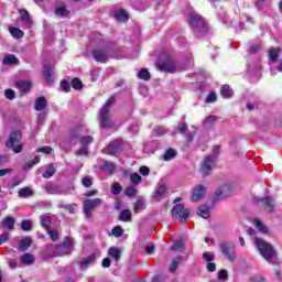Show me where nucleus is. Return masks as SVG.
Listing matches in <instances>:
<instances>
[{"label":"nucleus","instance_id":"obj_6","mask_svg":"<svg viewBox=\"0 0 282 282\" xmlns=\"http://www.w3.org/2000/svg\"><path fill=\"white\" fill-rule=\"evenodd\" d=\"M189 25H192L194 30H197L199 32H208V26L206 25V21H204V18H202V15H191Z\"/></svg>","mask_w":282,"mask_h":282},{"label":"nucleus","instance_id":"obj_38","mask_svg":"<svg viewBox=\"0 0 282 282\" xmlns=\"http://www.w3.org/2000/svg\"><path fill=\"white\" fill-rule=\"evenodd\" d=\"M130 182L131 184H134V186H138L139 184L142 183V176H140V174L134 172L130 174Z\"/></svg>","mask_w":282,"mask_h":282},{"label":"nucleus","instance_id":"obj_63","mask_svg":"<svg viewBox=\"0 0 282 282\" xmlns=\"http://www.w3.org/2000/svg\"><path fill=\"white\" fill-rule=\"evenodd\" d=\"M206 268L208 272H215L217 270V264H215V262H207Z\"/></svg>","mask_w":282,"mask_h":282},{"label":"nucleus","instance_id":"obj_50","mask_svg":"<svg viewBox=\"0 0 282 282\" xmlns=\"http://www.w3.org/2000/svg\"><path fill=\"white\" fill-rule=\"evenodd\" d=\"M254 226L256 228H259L260 232H263L264 235L268 232V227L263 226V223H261V220L256 219Z\"/></svg>","mask_w":282,"mask_h":282},{"label":"nucleus","instance_id":"obj_40","mask_svg":"<svg viewBox=\"0 0 282 282\" xmlns=\"http://www.w3.org/2000/svg\"><path fill=\"white\" fill-rule=\"evenodd\" d=\"M53 74H54V70H52V68H50V67L44 68L43 76H44V79L46 83L53 82V79H52Z\"/></svg>","mask_w":282,"mask_h":282},{"label":"nucleus","instance_id":"obj_17","mask_svg":"<svg viewBox=\"0 0 282 282\" xmlns=\"http://www.w3.org/2000/svg\"><path fill=\"white\" fill-rule=\"evenodd\" d=\"M46 106H47V100L45 99V97H39L35 100L34 109L35 111H43V109H45Z\"/></svg>","mask_w":282,"mask_h":282},{"label":"nucleus","instance_id":"obj_27","mask_svg":"<svg viewBox=\"0 0 282 282\" xmlns=\"http://www.w3.org/2000/svg\"><path fill=\"white\" fill-rule=\"evenodd\" d=\"M19 59L13 54H9L3 58V65H17Z\"/></svg>","mask_w":282,"mask_h":282},{"label":"nucleus","instance_id":"obj_9","mask_svg":"<svg viewBox=\"0 0 282 282\" xmlns=\"http://www.w3.org/2000/svg\"><path fill=\"white\" fill-rule=\"evenodd\" d=\"M254 202H258V204H262L267 213H272V210H274V206H275L274 198L270 196L264 198L254 197Z\"/></svg>","mask_w":282,"mask_h":282},{"label":"nucleus","instance_id":"obj_64","mask_svg":"<svg viewBox=\"0 0 282 282\" xmlns=\"http://www.w3.org/2000/svg\"><path fill=\"white\" fill-rule=\"evenodd\" d=\"M215 100H217V95L215 93H210L206 98V102H215Z\"/></svg>","mask_w":282,"mask_h":282},{"label":"nucleus","instance_id":"obj_45","mask_svg":"<svg viewBox=\"0 0 282 282\" xmlns=\"http://www.w3.org/2000/svg\"><path fill=\"white\" fill-rule=\"evenodd\" d=\"M82 184L85 188H91V186H94V178L91 176H86L82 180Z\"/></svg>","mask_w":282,"mask_h":282},{"label":"nucleus","instance_id":"obj_2","mask_svg":"<svg viewBox=\"0 0 282 282\" xmlns=\"http://www.w3.org/2000/svg\"><path fill=\"white\" fill-rule=\"evenodd\" d=\"M254 243L261 257H263L265 261H269V263H272V260L276 258V251L274 250V247L261 238H256Z\"/></svg>","mask_w":282,"mask_h":282},{"label":"nucleus","instance_id":"obj_59","mask_svg":"<svg viewBox=\"0 0 282 282\" xmlns=\"http://www.w3.org/2000/svg\"><path fill=\"white\" fill-rule=\"evenodd\" d=\"M4 96H6V98H8V100H14V98H15L14 90L7 89L4 91Z\"/></svg>","mask_w":282,"mask_h":282},{"label":"nucleus","instance_id":"obj_28","mask_svg":"<svg viewBox=\"0 0 282 282\" xmlns=\"http://www.w3.org/2000/svg\"><path fill=\"white\" fill-rule=\"evenodd\" d=\"M234 91L230 89L229 85H224L220 89V95L223 98H232Z\"/></svg>","mask_w":282,"mask_h":282},{"label":"nucleus","instance_id":"obj_36","mask_svg":"<svg viewBox=\"0 0 282 282\" xmlns=\"http://www.w3.org/2000/svg\"><path fill=\"white\" fill-rule=\"evenodd\" d=\"M54 173H56V169L54 167V165H48L46 167V171L42 175L44 180H50V177H52Z\"/></svg>","mask_w":282,"mask_h":282},{"label":"nucleus","instance_id":"obj_62","mask_svg":"<svg viewBox=\"0 0 282 282\" xmlns=\"http://www.w3.org/2000/svg\"><path fill=\"white\" fill-rule=\"evenodd\" d=\"M218 279L220 281H226V279H228V271L227 270H221L218 274Z\"/></svg>","mask_w":282,"mask_h":282},{"label":"nucleus","instance_id":"obj_60","mask_svg":"<svg viewBox=\"0 0 282 282\" xmlns=\"http://www.w3.org/2000/svg\"><path fill=\"white\" fill-rule=\"evenodd\" d=\"M10 240V234L4 232L0 235V246H3V243H6V241Z\"/></svg>","mask_w":282,"mask_h":282},{"label":"nucleus","instance_id":"obj_7","mask_svg":"<svg viewBox=\"0 0 282 282\" xmlns=\"http://www.w3.org/2000/svg\"><path fill=\"white\" fill-rule=\"evenodd\" d=\"M156 68L160 69V72H169L170 74H173V72H180L177 64L171 57L163 63H158Z\"/></svg>","mask_w":282,"mask_h":282},{"label":"nucleus","instance_id":"obj_46","mask_svg":"<svg viewBox=\"0 0 282 282\" xmlns=\"http://www.w3.org/2000/svg\"><path fill=\"white\" fill-rule=\"evenodd\" d=\"M72 87H73V89L80 90V89H83V82H80V79L78 77H75L72 80Z\"/></svg>","mask_w":282,"mask_h":282},{"label":"nucleus","instance_id":"obj_58","mask_svg":"<svg viewBox=\"0 0 282 282\" xmlns=\"http://www.w3.org/2000/svg\"><path fill=\"white\" fill-rule=\"evenodd\" d=\"M139 173H141L144 177H147L150 175L151 169H149V166L143 165L139 169Z\"/></svg>","mask_w":282,"mask_h":282},{"label":"nucleus","instance_id":"obj_56","mask_svg":"<svg viewBox=\"0 0 282 282\" xmlns=\"http://www.w3.org/2000/svg\"><path fill=\"white\" fill-rule=\"evenodd\" d=\"M61 88H62V91H65L67 94L72 89V86L68 84L67 80H62Z\"/></svg>","mask_w":282,"mask_h":282},{"label":"nucleus","instance_id":"obj_10","mask_svg":"<svg viewBox=\"0 0 282 282\" xmlns=\"http://www.w3.org/2000/svg\"><path fill=\"white\" fill-rule=\"evenodd\" d=\"M121 149H122V140L117 139V140L112 141V142H110L108 144V147L105 148L104 151L108 155H113V154L118 153L119 151H121Z\"/></svg>","mask_w":282,"mask_h":282},{"label":"nucleus","instance_id":"obj_43","mask_svg":"<svg viewBox=\"0 0 282 282\" xmlns=\"http://www.w3.org/2000/svg\"><path fill=\"white\" fill-rule=\"evenodd\" d=\"M182 262V257H176L173 259L171 265H170V272H175L177 270V267Z\"/></svg>","mask_w":282,"mask_h":282},{"label":"nucleus","instance_id":"obj_8","mask_svg":"<svg viewBox=\"0 0 282 282\" xmlns=\"http://www.w3.org/2000/svg\"><path fill=\"white\" fill-rule=\"evenodd\" d=\"M98 206H102V199L100 198H95V199H86L84 202V213L86 217H91V210L94 208H98Z\"/></svg>","mask_w":282,"mask_h":282},{"label":"nucleus","instance_id":"obj_21","mask_svg":"<svg viewBox=\"0 0 282 282\" xmlns=\"http://www.w3.org/2000/svg\"><path fill=\"white\" fill-rule=\"evenodd\" d=\"M32 195H34V191L30 187H22L18 192V196L21 198L32 197Z\"/></svg>","mask_w":282,"mask_h":282},{"label":"nucleus","instance_id":"obj_26","mask_svg":"<svg viewBox=\"0 0 282 282\" xmlns=\"http://www.w3.org/2000/svg\"><path fill=\"white\" fill-rule=\"evenodd\" d=\"M101 171H106L107 173H113L116 171V164L105 161L104 164L100 165Z\"/></svg>","mask_w":282,"mask_h":282},{"label":"nucleus","instance_id":"obj_39","mask_svg":"<svg viewBox=\"0 0 282 282\" xmlns=\"http://www.w3.org/2000/svg\"><path fill=\"white\" fill-rule=\"evenodd\" d=\"M63 254H72V250L69 248L66 249H58L55 246V252L52 257H63Z\"/></svg>","mask_w":282,"mask_h":282},{"label":"nucleus","instance_id":"obj_22","mask_svg":"<svg viewBox=\"0 0 282 282\" xmlns=\"http://www.w3.org/2000/svg\"><path fill=\"white\" fill-rule=\"evenodd\" d=\"M279 54H281V47L270 48L269 50V58L272 63H276L279 61Z\"/></svg>","mask_w":282,"mask_h":282},{"label":"nucleus","instance_id":"obj_42","mask_svg":"<svg viewBox=\"0 0 282 282\" xmlns=\"http://www.w3.org/2000/svg\"><path fill=\"white\" fill-rule=\"evenodd\" d=\"M52 224V218L50 216H41V225L45 230H50V225Z\"/></svg>","mask_w":282,"mask_h":282},{"label":"nucleus","instance_id":"obj_55","mask_svg":"<svg viewBox=\"0 0 282 282\" xmlns=\"http://www.w3.org/2000/svg\"><path fill=\"white\" fill-rule=\"evenodd\" d=\"M203 259H204V261H207V263H210L212 261H215V254L209 253V252H204Z\"/></svg>","mask_w":282,"mask_h":282},{"label":"nucleus","instance_id":"obj_5","mask_svg":"<svg viewBox=\"0 0 282 282\" xmlns=\"http://www.w3.org/2000/svg\"><path fill=\"white\" fill-rule=\"evenodd\" d=\"M215 160H217V155L212 154L206 156L202 164H200V171L203 175H209V173H213V169L215 167Z\"/></svg>","mask_w":282,"mask_h":282},{"label":"nucleus","instance_id":"obj_23","mask_svg":"<svg viewBox=\"0 0 282 282\" xmlns=\"http://www.w3.org/2000/svg\"><path fill=\"white\" fill-rule=\"evenodd\" d=\"M21 263H24V265H32L34 263V256L31 253H24L20 258Z\"/></svg>","mask_w":282,"mask_h":282},{"label":"nucleus","instance_id":"obj_16","mask_svg":"<svg viewBox=\"0 0 282 282\" xmlns=\"http://www.w3.org/2000/svg\"><path fill=\"white\" fill-rule=\"evenodd\" d=\"M17 88L20 90V94H28L32 89V83L28 80H20L15 83Z\"/></svg>","mask_w":282,"mask_h":282},{"label":"nucleus","instance_id":"obj_57","mask_svg":"<svg viewBox=\"0 0 282 282\" xmlns=\"http://www.w3.org/2000/svg\"><path fill=\"white\" fill-rule=\"evenodd\" d=\"M80 142L84 145L91 144V142H94V137L91 135L82 137Z\"/></svg>","mask_w":282,"mask_h":282},{"label":"nucleus","instance_id":"obj_14","mask_svg":"<svg viewBox=\"0 0 282 282\" xmlns=\"http://www.w3.org/2000/svg\"><path fill=\"white\" fill-rule=\"evenodd\" d=\"M93 56L97 63H107L109 61V53L105 50H94Z\"/></svg>","mask_w":282,"mask_h":282},{"label":"nucleus","instance_id":"obj_44","mask_svg":"<svg viewBox=\"0 0 282 282\" xmlns=\"http://www.w3.org/2000/svg\"><path fill=\"white\" fill-rule=\"evenodd\" d=\"M110 191H111L112 195H120V193H122V185H120V183L116 182L112 184Z\"/></svg>","mask_w":282,"mask_h":282},{"label":"nucleus","instance_id":"obj_32","mask_svg":"<svg viewBox=\"0 0 282 282\" xmlns=\"http://www.w3.org/2000/svg\"><path fill=\"white\" fill-rule=\"evenodd\" d=\"M109 256L112 257L116 261H120V249L116 247H110L109 250Z\"/></svg>","mask_w":282,"mask_h":282},{"label":"nucleus","instance_id":"obj_48","mask_svg":"<svg viewBox=\"0 0 282 282\" xmlns=\"http://www.w3.org/2000/svg\"><path fill=\"white\" fill-rule=\"evenodd\" d=\"M126 195L127 197H135V195H138V189L133 186H128L126 188Z\"/></svg>","mask_w":282,"mask_h":282},{"label":"nucleus","instance_id":"obj_3","mask_svg":"<svg viewBox=\"0 0 282 282\" xmlns=\"http://www.w3.org/2000/svg\"><path fill=\"white\" fill-rule=\"evenodd\" d=\"M219 250L228 261L232 262L237 260V247H235L232 241L220 242Z\"/></svg>","mask_w":282,"mask_h":282},{"label":"nucleus","instance_id":"obj_47","mask_svg":"<svg viewBox=\"0 0 282 282\" xmlns=\"http://www.w3.org/2000/svg\"><path fill=\"white\" fill-rule=\"evenodd\" d=\"M47 235L50 236L52 241H58V239H59V235H58V231L56 229H48Z\"/></svg>","mask_w":282,"mask_h":282},{"label":"nucleus","instance_id":"obj_29","mask_svg":"<svg viewBox=\"0 0 282 282\" xmlns=\"http://www.w3.org/2000/svg\"><path fill=\"white\" fill-rule=\"evenodd\" d=\"M32 246V238L26 237L20 241V250L25 251Z\"/></svg>","mask_w":282,"mask_h":282},{"label":"nucleus","instance_id":"obj_49","mask_svg":"<svg viewBox=\"0 0 282 282\" xmlns=\"http://www.w3.org/2000/svg\"><path fill=\"white\" fill-rule=\"evenodd\" d=\"M171 250H184V240H176L171 247Z\"/></svg>","mask_w":282,"mask_h":282},{"label":"nucleus","instance_id":"obj_19","mask_svg":"<svg viewBox=\"0 0 282 282\" xmlns=\"http://www.w3.org/2000/svg\"><path fill=\"white\" fill-rule=\"evenodd\" d=\"M197 213L199 217H203V219H208V217H210V207L206 205H202L198 208Z\"/></svg>","mask_w":282,"mask_h":282},{"label":"nucleus","instance_id":"obj_52","mask_svg":"<svg viewBox=\"0 0 282 282\" xmlns=\"http://www.w3.org/2000/svg\"><path fill=\"white\" fill-rule=\"evenodd\" d=\"M112 235L113 237L120 238L122 235H124V230L120 226H116L112 228Z\"/></svg>","mask_w":282,"mask_h":282},{"label":"nucleus","instance_id":"obj_53","mask_svg":"<svg viewBox=\"0 0 282 282\" xmlns=\"http://www.w3.org/2000/svg\"><path fill=\"white\" fill-rule=\"evenodd\" d=\"M41 162V159L39 156H35L32 161H29L25 163L24 169H32V166H35V164H39Z\"/></svg>","mask_w":282,"mask_h":282},{"label":"nucleus","instance_id":"obj_37","mask_svg":"<svg viewBox=\"0 0 282 282\" xmlns=\"http://www.w3.org/2000/svg\"><path fill=\"white\" fill-rule=\"evenodd\" d=\"M138 78L140 80H151V74L147 68H143L138 73Z\"/></svg>","mask_w":282,"mask_h":282},{"label":"nucleus","instance_id":"obj_30","mask_svg":"<svg viewBox=\"0 0 282 282\" xmlns=\"http://www.w3.org/2000/svg\"><path fill=\"white\" fill-rule=\"evenodd\" d=\"M72 246H73L72 238L66 237L64 240V243L57 245L55 248H57L58 250H66V248H68L70 250Z\"/></svg>","mask_w":282,"mask_h":282},{"label":"nucleus","instance_id":"obj_51","mask_svg":"<svg viewBox=\"0 0 282 282\" xmlns=\"http://www.w3.org/2000/svg\"><path fill=\"white\" fill-rule=\"evenodd\" d=\"M117 21H127L129 19V15H127V12L124 11H118L116 14H115Z\"/></svg>","mask_w":282,"mask_h":282},{"label":"nucleus","instance_id":"obj_4","mask_svg":"<svg viewBox=\"0 0 282 282\" xmlns=\"http://www.w3.org/2000/svg\"><path fill=\"white\" fill-rule=\"evenodd\" d=\"M189 215L191 212L184 208V204H176L172 208V217L173 219H178L180 224H186V219H188Z\"/></svg>","mask_w":282,"mask_h":282},{"label":"nucleus","instance_id":"obj_34","mask_svg":"<svg viewBox=\"0 0 282 282\" xmlns=\"http://www.w3.org/2000/svg\"><path fill=\"white\" fill-rule=\"evenodd\" d=\"M226 191H228V187L218 188L215 193L216 199H226V197H228V195L226 194Z\"/></svg>","mask_w":282,"mask_h":282},{"label":"nucleus","instance_id":"obj_1","mask_svg":"<svg viewBox=\"0 0 282 282\" xmlns=\"http://www.w3.org/2000/svg\"><path fill=\"white\" fill-rule=\"evenodd\" d=\"M113 102H116V97H110L99 112L101 129H113L116 127V122H113L111 115H109V109H111Z\"/></svg>","mask_w":282,"mask_h":282},{"label":"nucleus","instance_id":"obj_20","mask_svg":"<svg viewBox=\"0 0 282 282\" xmlns=\"http://www.w3.org/2000/svg\"><path fill=\"white\" fill-rule=\"evenodd\" d=\"M147 208V200L144 198L140 197L135 203H134V213H142Z\"/></svg>","mask_w":282,"mask_h":282},{"label":"nucleus","instance_id":"obj_41","mask_svg":"<svg viewBox=\"0 0 282 282\" xmlns=\"http://www.w3.org/2000/svg\"><path fill=\"white\" fill-rule=\"evenodd\" d=\"M175 155H177V152L174 150V149H169L164 156H163V160L165 162H170V160H173V158H175Z\"/></svg>","mask_w":282,"mask_h":282},{"label":"nucleus","instance_id":"obj_33","mask_svg":"<svg viewBox=\"0 0 282 282\" xmlns=\"http://www.w3.org/2000/svg\"><path fill=\"white\" fill-rule=\"evenodd\" d=\"M21 182L22 181L19 178V176H13L11 181L8 183L9 191H13V188H17V186H19Z\"/></svg>","mask_w":282,"mask_h":282},{"label":"nucleus","instance_id":"obj_15","mask_svg":"<svg viewBox=\"0 0 282 282\" xmlns=\"http://www.w3.org/2000/svg\"><path fill=\"white\" fill-rule=\"evenodd\" d=\"M204 195H206V187L203 185H198L194 187L193 194H192V202H199Z\"/></svg>","mask_w":282,"mask_h":282},{"label":"nucleus","instance_id":"obj_18","mask_svg":"<svg viewBox=\"0 0 282 282\" xmlns=\"http://www.w3.org/2000/svg\"><path fill=\"white\" fill-rule=\"evenodd\" d=\"M55 15L62 18L69 17V10H67L65 4H62L61 7L55 8Z\"/></svg>","mask_w":282,"mask_h":282},{"label":"nucleus","instance_id":"obj_31","mask_svg":"<svg viewBox=\"0 0 282 282\" xmlns=\"http://www.w3.org/2000/svg\"><path fill=\"white\" fill-rule=\"evenodd\" d=\"M2 225L4 228H8L9 230H14V218L7 217L2 220Z\"/></svg>","mask_w":282,"mask_h":282},{"label":"nucleus","instance_id":"obj_24","mask_svg":"<svg viewBox=\"0 0 282 282\" xmlns=\"http://www.w3.org/2000/svg\"><path fill=\"white\" fill-rule=\"evenodd\" d=\"M9 32L14 39H23L25 36V33L19 28L10 26Z\"/></svg>","mask_w":282,"mask_h":282},{"label":"nucleus","instance_id":"obj_12","mask_svg":"<svg viewBox=\"0 0 282 282\" xmlns=\"http://www.w3.org/2000/svg\"><path fill=\"white\" fill-rule=\"evenodd\" d=\"M21 138H23V134L21 133V131H19V130L13 131L10 134L9 140L6 142V148L12 149V147H14V144H17V142H21Z\"/></svg>","mask_w":282,"mask_h":282},{"label":"nucleus","instance_id":"obj_35","mask_svg":"<svg viewBox=\"0 0 282 282\" xmlns=\"http://www.w3.org/2000/svg\"><path fill=\"white\" fill-rule=\"evenodd\" d=\"M119 221H131V210H122L119 215Z\"/></svg>","mask_w":282,"mask_h":282},{"label":"nucleus","instance_id":"obj_13","mask_svg":"<svg viewBox=\"0 0 282 282\" xmlns=\"http://www.w3.org/2000/svg\"><path fill=\"white\" fill-rule=\"evenodd\" d=\"M44 191H46V193H50L51 195H67V193H69V189H62L61 186L56 184H47L44 187Z\"/></svg>","mask_w":282,"mask_h":282},{"label":"nucleus","instance_id":"obj_54","mask_svg":"<svg viewBox=\"0 0 282 282\" xmlns=\"http://www.w3.org/2000/svg\"><path fill=\"white\" fill-rule=\"evenodd\" d=\"M22 230L30 232L32 230V223L30 220H23L21 225Z\"/></svg>","mask_w":282,"mask_h":282},{"label":"nucleus","instance_id":"obj_61","mask_svg":"<svg viewBox=\"0 0 282 282\" xmlns=\"http://www.w3.org/2000/svg\"><path fill=\"white\" fill-rule=\"evenodd\" d=\"M39 153H46V155L52 154V148L51 147H42L37 149Z\"/></svg>","mask_w":282,"mask_h":282},{"label":"nucleus","instance_id":"obj_25","mask_svg":"<svg viewBox=\"0 0 282 282\" xmlns=\"http://www.w3.org/2000/svg\"><path fill=\"white\" fill-rule=\"evenodd\" d=\"M95 259H96V254L95 253L84 258L80 261V269L82 270H87V265H89V263H91V261H94Z\"/></svg>","mask_w":282,"mask_h":282},{"label":"nucleus","instance_id":"obj_11","mask_svg":"<svg viewBox=\"0 0 282 282\" xmlns=\"http://www.w3.org/2000/svg\"><path fill=\"white\" fill-rule=\"evenodd\" d=\"M167 194H169V186H166L165 184H161L155 189L152 196V199L154 202H162V199H164V197H166Z\"/></svg>","mask_w":282,"mask_h":282}]
</instances>
